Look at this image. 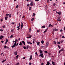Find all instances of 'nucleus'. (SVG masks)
I'll use <instances>...</instances> for the list:
<instances>
[{
  "mask_svg": "<svg viewBox=\"0 0 65 65\" xmlns=\"http://www.w3.org/2000/svg\"><path fill=\"white\" fill-rule=\"evenodd\" d=\"M35 15H36L34 13H33V14H32V16H33V17H34V16H35Z\"/></svg>",
  "mask_w": 65,
  "mask_h": 65,
  "instance_id": "393cba45",
  "label": "nucleus"
},
{
  "mask_svg": "<svg viewBox=\"0 0 65 65\" xmlns=\"http://www.w3.org/2000/svg\"><path fill=\"white\" fill-rule=\"evenodd\" d=\"M4 42V41H1V42H2V43H3Z\"/></svg>",
  "mask_w": 65,
  "mask_h": 65,
  "instance_id": "58836bf2",
  "label": "nucleus"
},
{
  "mask_svg": "<svg viewBox=\"0 0 65 65\" xmlns=\"http://www.w3.org/2000/svg\"><path fill=\"white\" fill-rule=\"evenodd\" d=\"M15 46L13 45V46H12L11 47H12V48H13V47H15Z\"/></svg>",
  "mask_w": 65,
  "mask_h": 65,
  "instance_id": "4be33fe9",
  "label": "nucleus"
},
{
  "mask_svg": "<svg viewBox=\"0 0 65 65\" xmlns=\"http://www.w3.org/2000/svg\"><path fill=\"white\" fill-rule=\"evenodd\" d=\"M61 51H63V52H64V49L63 48H62L59 51L58 53L59 54H60V53Z\"/></svg>",
  "mask_w": 65,
  "mask_h": 65,
  "instance_id": "f03ea898",
  "label": "nucleus"
},
{
  "mask_svg": "<svg viewBox=\"0 0 65 65\" xmlns=\"http://www.w3.org/2000/svg\"><path fill=\"white\" fill-rule=\"evenodd\" d=\"M41 47H44V46H41Z\"/></svg>",
  "mask_w": 65,
  "mask_h": 65,
  "instance_id": "69168bd1",
  "label": "nucleus"
},
{
  "mask_svg": "<svg viewBox=\"0 0 65 65\" xmlns=\"http://www.w3.org/2000/svg\"><path fill=\"white\" fill-rule=\"evenodd\" d=\"M39 1V0H35V1Z\"/></svg>",
  "mask_w": 65,
  "mask_h": 65,
  "instance_id": "0e129e2a",
  "label": "nucleus"
},
{
  "mask_svg": "<svg viewBox=\"0 0 65 65\" xmlns=\"http://www.w3.org/2000/svg\"><path fill=\"white\" fill-rule=\"evenodd\" d=\"M18 44H19V43H17V44H16V46H17V45H18Z\"/></svg>",
  "mask_w": 65,
  "mask_h": 65,
  "instance_id": "603ef678",
  "label": "nucleus"
},
{
  "mask_svg": "<svg viewBox=\"0 0 65 65\" xmlns=\"http://www.w3.org/2000/svg\"><path fill=\"white\" fill-rule=\"evenodd\" d=\"M4 37L2 36H1L0 37V39H1L2 38H3Z\"/></svg>",
  "mask_w": 65,
  "mask_h": 65,
  "instance_id": "423d86ee",
  "label": "nucleus"
},
{
  "mask_svg": "<svg viewBox=\"0 0 65 65\" xmlns=\"http://www.w3.org/2000/svg\"><path fill=\"white\" fill-rule=\"evenodd\" d=\"M37 45H39L40 43V42H37Z\"/></svg>",
  "mask_w": 65,
  "mask_h": 65,
  "instance_id": "b1692460",
  "label": "nucleus"
},
{
  "mask_svg": "<svg viewBox=\"0 0 65 65\" xmlns=\"http://www.w3.org/2000/svg\"><path fill=\"white\" fill-rule=\"evenodd\" d=\"M44 64V63L43 62H42L41 63V65H43V64Z\"/></svg>",
  "mask_w": 65,
  "mask_h": 65,
  "instance_id": "37998d69",
  "label": "nucleus"
},
{
  "mask_svg": "<svg viewBox=\"0 0 65 65\" xmlns=\"http://www.w3.org/2000/svg\"><path fill=\"white\" fill-rule=\"evenodd\" d=\"M34 20V18H32V19H31V21H33Z\"/></svg>",
  "mask_w": 65,
  "mask_h": 65,
  "instance_id": "cd10ccee",
  "label": "nucleus"
},
{
  "mask_svg": "<svg viewBox=\"0 0 65 65\" xmlns=\"http://www.w3.org/2000/svg\"><path fill=\"white\" fill-rule=\"evenodd\" d=\"M37 32L39 33V30H37Z\"/></svg>",
  "mask_w": 65,
  "mask_h": 65,
  "instance_id": "de8ad7c7",
  "label": "nucleus"
},
{
  "mask_svg": "<svg viewBox=\"0 0 65 65\" xmlns=\"http://www.w3.org/2000/svg\"><path fill=\"white\" fill-rule=\"evenodd\" d=\"M22 43L23 44H24V45H25V42H24V41H22Z\"/></svg>",
  "mask_w": 65,
  "mask_h": 65,
  "instance_id": "9d476101",
  "label": "nucleus"
},
{
  "mask_svg": "<svg viewBox=\"0 0 65 65\" xmlns=\"http://www.w3.org/2000/svg\"><path fill=\"white\" fill-rule=\"evenodd\" d=\"M18 7H19V6H18V5H17L16 6V8H18Z\"/></svg>",
  "mask_w": 65,
  "mask_h": 65,
  "instance_id": "79ce46f5",
  "label": "nucleus"
},
{
  "mask_svg": "<svg viewBox=\"0 0 65 65\" xmlns=\"http://www.w3.org/2000/svg\"><path fill=\"white\" fill-rule=\"evenodd\" d=\"M40 56H41V57L42 58H44V57H43V54H41Z\"/></svg>",
  "mask_w": 65,
  "mask_h": 65,
  "instance_id": "7ed1b4c3",
  "label": "nucleus"
},
{
  "mask_svg": "<svg viewBox=\"0 0 65 65\" xmlns=\"http://www.w3.org/2000/svg\"><path fill=\"white\" fill-rule=\"evenodd\" d=\"M21 27H23V23L21 22Z\"/></svg>",
  "mask_w": 65,
  "mask_h": 65,
  "instance_id": "ddd939ff",
  "label": "nucleus"
},
{
  "mask_svg": "<svg viewBox=\"0 0 65 65\" xmlns=\"http://www.w3.org/2000/svg\"><path fill=\"white\" fill-rule=\"evenodd\" d=\"M39 51H40L39 52L40 53H42V51L41 50H39Z\"/></svg>",
  "mask_w": 65,
  "mask_h": 65,
  "instance_id": "0eeeda50",
  "label": "nucleus"
},
{
  "mask_svg": "<svg viewBox=\"0 0 65 65\" xmlns=\"http://www.w3.org/2000/svg\"><path fill=\"white\" fill-rule=\"evenodd\" d=\"M30 4H28L27 6H29V5Z\"/></svg>",
  "mask_w": 65,
  "mask_h": 65,
  "instance_id": "6e6d98bb",
  "label": "nucleus"
},
{
  "mask_svg": "<svg viewBox=\"0 0 65 65\" xmlns=\"http://www.w3.org/2000/svg\"><path fill=\"white\" fill-rule=\"evenodd\" d=\"M9 15V17L10 18V17H11V13Z\"/></svg>",
  "mask_w": 65,
  "mask_h": 65,
  "instance_id": "e433bc0d",
  "label": "nucleus"
},
{
  "mask_svg": "<svg viewBox=\"0 0 65 65\" xmlns=\"http://www.w3.org/2000/svg\"><path fill=\"white\" fill-rule=\"evenodd\" d=\"M26 59V57H24L23 58V59Z\"/></svg>",
  "mask_w": 65,
  "mask_h": 65,
  "instance_id": "8fccbe9b",
  "label": "nucleus"
},
{
  "mask_svg": "<svg viewBox=\"0 0 65 65\" xmlns=\"http://www.w3.org/2000/svg\"><path fill=\"white\" fill-rule=\"evenodd\" d=\"M14 45H15H15H17V43H15L14 44Z\"/></svg>",
  "mask_w": 65,
  "mask_h": 65,
  "instance_id": "c9c22d12",
  "label": "nucleus"
},
{
  "mask_svg": "<svg viewBox=\"0 0 65 65\" xmlns=\"http://www.w3.org/2000/svg\"><path fill=\"white\" fill-rule=\"evenodd\" d=\"M20 26H18L17 27V28H18L17 30L18 31H19L20 30Z\"/></svg>",
  "mask_w": 65,
  "mask_h": 65,
  "instance_id": "20e7f679",
  "label": "nucleus"
},
{
  "mask_svg": "<svg viewBox=\"0 0 65 65\" xmlns=\"http://www.w3.org/2000/svg\"><path fill=\"white\" fill-rule=\"evenodd\" d=\"M3 28H5V25H4L3 26Z\"/></svg>",
  "mask_w": 65,
  "mask_h": 65,
  "instance_id": "f704fd0d",
  "label": "nucleus"
},
{
  "mask_svg": "<svg viewBox=\"0 0 65 65\" xmlns=\"http://www.w3.org/2000/svg\"><path fill=\"white\" fill-rule=\"evenodd\" d=\"M56 12V13H58L59 15H61V12H58L57 11Z\"/></svg>",
  "mask_w": 65,
  "mask_h": 65,
  "instance_id": "f8f14e48",
  "label": "nucleus"
},
{
  "mask_svg": "<svg viewBox=\"0 0 65 65\" xmlns=\"http://www.w3.org/2000/svg\"><path fill=\"white\" fill-rule=\"evenodd\" d=\"M52 64L53 65H54L55 64V63L54 62H53V61H52Z\"/></svg>",
  "mask_w": 65,
  "mask_h": 65,
  "instance_id": "4468645a",
  "label": "nucleus"
},
{
  "mask_svg": "<svg viewBox=\"0 0 65 65\" xmlns=\"http://www.w3.org/2000/svg\"><path fill=\"white\" fill-rule=\"evenodd\" d=\"M16 59L18 58V57H19V55H17V56H16Z\"/></svg>",
  "mask_w": 65,
  "mask_h": 65,
  "instance_id": "c756f323",
  "label": "nucleus"
},
{
  "mask_svg": "<svg viewBox=\"0 0 65 65\" xmlns=\"http://www.w3.org/2000/svg\"><path fill=\"white\" fill-rule=\"evenodd\" d=\"M54 44H56V43H57V42H56L55 41H54Z\"/></svg>",
  "mask_w": 65,
  "mask_h": 65,
  "instance_id": "a18cd8bd",
  "label": "nucleus"
},
{
  "mask_svg": "<svg viewBox=\"0 0 65 65\" xmlns=\"http://www.w3.org/2000/svg\"><path fill=\"white\" fill-rule=\"evenodd\" d=\"M48 46V43L47 42L46 44V47H47Z\"/></svg>",
  "mask_w": 65,
  "mask_h": 65,
  "instance_id": "39448f33",
  "label": "nucleus"
},
{
  "mask_svg": "<svg viewBox=\"0 0 65 65\" xmlns=\"http://www.w3.org/2000/svg\"><path fill=\"white\" fill-rule=\"evenodd\" d=\"M29 10H31V8L30 7L29 8Z\"/></svg>",
  "mask_w": 65,
  "mask_h": 65,
  "instance_id": "72a5a7b5",
  "label": "nucleus"
},
{
  "mask_svg": "<svg viewBox=\"0 0 65 65\" xmlns=\"http://www.w3.org/2000/svg\"><path fill=\"white\" fill-rule=\"evenodd\" d=\"M29 65H31V62H29Z\"/></svg>",
  "mask_w": 65,
  "mask_h": 65,
  "instance_id": "680f3d73",
  "label": "nucleus"
},
{
  "mask_svg": "<svg viewBox=\"0 0 65 65\" xmlns=\"http://www.w3.org/2000/svg\"><path fill=\"white\" fill-rule=\"evenodd\" d=\"M44 52H45V53H47V51H45Z\"/></svg>",
  "mask_w": 65,
  "mask_h": 65,
  "instance_id": "49530a36",
  "label": "nucleus"
},
{
  "mask_svg": "<svg viewBox=\"0 0 65 65\" xmlns=\"http://www.w3.org/2000/svg\"><path fill=\"white\" fill-rule=\"evenodd\" d=\"M14 54L15 55H17V54H18V53H17V52H14Z\"/></svg>",
  "mask_w": 65,
  "mask_h": 65,
  "instance_id": "6ab92c4d",
  "label": "nucleus"
},
{
  "mask_svg": "<svg viewBox=\"0 0 65 65\" xmlns=\"http://www.w3.org/2000/svg\"><path fill=\"white\" fill-rule=\"evenodd\" d=\"M29 46H28V45H27V46H26V49H27V50H28V48H29Z\"/></svg>",
  "mask_w": 65,
  "mask_h": 65,
  "instance_id": "2eb2a0df",
  "label": "nucleus"
},
{
  "mask_svg": "<svg viewBox=\"0 0 65 65\" xmlns=\"http://www.w3.org/2000/svg\"><path fill=\"white\" fill-rule=\"evenodd\" d=\"M50 62H47V64L46 65H50Z\"/></svg>",
  "mask_w": 65,
  "mask_h": 65,
  "instance_id": "1a4fd4ad",
  "label": "nucleus"
},
{
  "mask_svg": "<svg viewBox=\"0 0 65 65\" xmlns=\"http://www.w3.org/2000/svg\"><path fill=\"white\" fill-rule=\"evenodd\" d=\"M57 21H59V22H60V21H61V19H57Z\"/></svg>",
  "mask_w": 65,
  "mask_h": 65,
  "instance_id": "a878e982",
  "label": "nucleus"
},
{
  "mask_svg": "<svg viewBox=\"0 0 65 65\" xmlns=\"http://www.w3.org/2000/svg\"><path fill=\"white\" fill-rule=\"evenodd\" d=\"M45 26L44 25L42 26V28H45Z\"/></svg>",
  "mask_w": 65,
  "mask_h": 65,
  "instance_id": "412c9836",
  "label": "nucleus"
},
{
  "mask_svg": "<svg viewBox=\"0 0 65 65\" xmlns=\"http://www.w3.org/2000/svg\"><path fill=\"white\" fill-rule=\"evenodd\" d=\"M31 28H30L29 29V32H31Z\"/></svg>",
  "mask_w": 65,
  "mask_h": 65,
  "instance_id": "473e14b6",
  "label": "nucleus"
},
{
  "mask_svg": "<svg viewBox=\"0 0 65 65\" xmlns=\"http://www.w3.org/2000/svg\"><path fill=\"white\" fill-rule=\"evenodd\" d=\"M60 32H62V31H63V30H62V29H61L60 30Z\"/></svg>",
  "mask_w": 65,
  "mask_h": 65,
  "instance_id": "bf43d9fd",
  "label": "nucleus"
},
{
  "mask_svg": "<svg viewBox=\"0 0 65 65\" xmlns=\"http://www.w3.org/2000/svg\"><path fill=\"white\" fill-rule=\"evenodd\" d=\"M24 17H25V16H23L22 17V19H23V18H24Z\"/></svg>",
  "mask_w": 65,
  "mask_h": 65,
  "instance_id": "052dcab7",
  "label": "nucleus"
},
{
  "mask_svg": "<svg viewBox=\"0 0 65 65\" xmlns=\"http://www.w3.org/2000/svg\"><path fill=\"white\" fill-rule=\"evenodd\" d=\"M57 43H58V44H60V43L59 42H58Z\"/></svg>",
  "mask_w": 65,
  "mask_h": 65,
  "instance_id": "e2e57ef3",
  "label": "nucleus"
},
{
  "mask_svg": "<svg viewBox=\"0 0 65 65\" xmlns=\"http://www.w3.org/2000/svg\"><path fill=\"white\" fill-rule=\"evenodd\" d=\"M27 38H30V37H27Z\"/></svg>",
  "mask_w": 65,
  "mask_h": 65,
  "instance_id": "774afa93",
  "label": "nucleus"
},
{
  "mask_svg": "<svg viewBox=\"0 0 65 65\" xmlns=\"http://www.w3.org/2000/svg\"><path fill=\"white\" fill-rule=\"evenodd\" d=\"M8 41V40L7 39H6V41L7 42Z\"/></svg>",
  "mask_w": 65,
  "mask_h": 65,
  "instance_id": "ea45409f",
  "label": "nucleus"
},
{
  "mask_svg": "<svg viewBox=\"0 0 65 65\" xmlns=\"http://www.w3.org/2000/svg\"><path fill=\"white\" fill-rule=\"evenodd\" d=\"M4 48H6V47H7V46H4Z\"/></svg>",
  "mask_w": 65,
  "mask_h": 65,
  "instance_id": "7c9ffc66",
  "label": "nucleus"
},
{
  "mask_svg": "<svg viewBox=\"0 0 65 65\" xmlns=\"http://www.w3.org/2000/svg\"><path fill=\"white\" fill-rule=\"evenodd\" d=\"M41 43H42V44H43L44 43V41L43 40H42L41 41Z\"/></svg>",
  "mask_w": 65,
  "mask_h": 65,
  "instance_id": "bb28decb",
  "label": "nucleus"
},
{
  "mask_svg": "<svg viewBox=\"0 0 65 65\" xmlns=\"http://www.w3.org/2000/svg\"><path fill=\"white\" fill-rule=\"evenodd\" d=\"M9 14H6V17H7L8 18V15H9Z\"/></svg>",
  "mask_w": 65,
  "mask_h": 65,
  "instance_id": "f3484780",
  "label": "nucleus"
},
{
  "mask_svg": "<svg viewBox=\"0 0 65 65\" xmlns=\"http://www.w3.org/2000/svg\"><path fill=\"white\" fill-rule=\"evenodd\" d=\"M33 2H32L31 3H30V5L31 6H33Z\"/></svg>",
  "mask_w": 65,
  "mask_h": 65,
  "instance_id": "dca6fc26",
  "label": "nucleus"
},
{
  "mask_svg": "<svg viewBox=\"0 0 65 65\" xmlns=\"http://www.w3.org/2000/svg\"><path fill=\"white\" fill-rule=\"evenodd\" d=\"M0 30L1 31H3V30L2 29H1Z\"/></svg>",
  "mask_w": 65,
  "mask_h": 65,
  "instance_id": "338daca9",
  "label": "nucleus"
},
{
  "mask_svg": "<svg viewBox=\"0 0 65 65\" xmlns=\"http://www.w3.org/2000/svg\"><path fill=\"white\" fill-rule=\"evenodd\" d=\"M58 30L57 29H56V28H54V29L53 30V33H54V31H58Z\"/></svg>",
  "mask_w": 65,
  "mask_h": 65,
  "instance_id": "f257e3e1",
  "label": "nucleus"
},
{
  "mask_svg": "<svg viewBox=\"0 0 65 65\" xmlns=\"http://www.w3.org/2000/svg\"><path fill=\"white\" fill-rule=\"evenodd\" d=\"M47 2L48 3L49 2V0H47Z\"/></svg>",
  "mask_w": 65,
  "mask_h": 65,
  "instance_id": "5fc2aeb1",
  "label": "nucleus"
},
{
  "mask_svg": "<svg viewBox=\"0 0 65 65\" xmlns=\"http://www.w3.org/2000/svg\"><path fill=\"white\" fill-rule=\"evenodd\" d=\"M51 27H52L53 26V25H51V24H49V26L48 27H51Z\"/></svg>",
  "mask_w": 65,
  "mask_h": 65,
  "instance_id": "aec40b11",
  "label": "nucleus"
},
{
  "mask_svg": "<svg viewBox=\"0 0 65 65\" xmlns=\"http://www.w3.org/2000/svg\"><path fill=\"white\" fill-rule=\"evenodd\" d=\"M20 45H22V42H20V44H19Z\"/></svg>",
  "mask_w": 65,
  "mask_h": 65,
  "instance_id": "a211bd4d",
  "label": "nucleus"
},
{
  "mask_svg": "<svg viewBox=\"0 0 65 65\" xmlns=\"http://www.w3.org/2000/svg\"><path fill=\"white\" fill-rule=\"evenodd\" d=\"M8 18V17H6L5 18V20H7Z\"/></svg>",
  "mask_w": 65,
  "mask_h": 65,
  "instance_id": "2f4dec72",
  "label": "nucleus"
},
{
  "mask_svg": "<svg viewBox=\"0 0 65 65\" xmlns=\"http://www.w3.org/2000/svg\"><path fill=\"white\" fill-rule=\"evenodd\" d=\"M58 47L59 49H60L61 48V47L60 46V45H58Z\"/></svg>",
  "mask_w": 65,
  "mask_h": 65,
  "instance_id": "5701e85b",
  "label": "nucleus"
},
{
  "mask_svg": "<svg viewBox=\"0 0 65 65\" xmlns=\"http://www.w3.org/2000/svg\"><path fill=\"white\" fill-rule=\"evenodd\" d=\"M47 29H48V28H47V29H46L45 30V31L43 33H45V32H46V31H47Z\"/></svg>",
  "mask_w": 65,
  "mask_h": 65,
  "instance_id": "6e6552de",
  "label": "nucleus"
},
{
  "mask_svg": "<svg viewBox=\"0 0 65 65\" xmlns=\"http://www.w3.org/2000/svg\"><path fill=\"white\" fill-rule=\"evenodd\" d=\"M35 41V40H34H34L33 41V43H34V44L35 43V42H34Z\"/></svg>",
  "mask_w": 65,
  "mask_h": 65,
  "instance_id": "a19ab883",
  "label": "nucleus"
},
{
  "mask_svg": "<svg viewBox=\"0 0 65 65\" xmlns=\"http://www.w3.org/2000/svg\"><path fill=\"white\" fill-rule=\"evenodd\" d=\"M27 43L28 44H32V43L30 42L29 41V42L28 41H27Z\"/></svg>",
  "mask_w": 65,
  "mask_h": 65,
  "instance_id": "9b49d317",
  "label": "nucleus"
},
{
  "mask_svg": "<svg viewBox=\"0 0 65 65\" xmlns=\"http://www.w3.org/2000/svg\"><path fill=\"white\" fill-rule=\"evenodd\" d=\"M53 6H55L56 5V4L54 3V4H53Z\"/></svg>",
  "mask_w": 65,
  "mask_h": 65,
  "instance_id": "09e8293b",
  "label": "nucleus"
},
{
  "mask_svg": "<svg viewBox=\"0 0 65 65\" xmlns=\"http://www.w3.org/2000/svg\"><path fill=\"white\" fill-rule=\"evenodd\" d=\"M19 26H19V27H20V23H19Z\"/></svg>",
  "mask_w": 65,
  "mask_h": 65,
  "instance_id": "3c124183",
  "label": "nucleus"
},
{
  "mask_svg": "<svg viewBox=\"0 0 65 65\" xmlns=\"http://www.w3.org/2000/svg\"><path fill=\"white\" fill-rule=\"evenodd\" d=\"M23 48L24 49H25V50H26V47L25 46H24L23 47Z\"/></svg>",
  "mask_w": 65,
  "mask_h": 65,
  "instance_id": "4c0bfd02",
  "label": "nucleus"
},
{
  "mask_svg": "<svg viewBox=\"0 0 65 65\" xmlns=\"http://www.w3.org/2000/svg\"><path fill=\"white\" fill-rule=\"evenodd\" d=\"M62 38H65V37H64V36H63L62 37Z\"/></svg>",
  "mask_w": 65,
  "mask_h": 65,
  "instance_id": "4d7b16f0",
  "label": "nucleus"
},
{
  "mask_svg": "<svg viewBox=\"0 0 65 65\" xmlns=\"http://www.w3.org/2000/svg\"><path fill=\"white\" fill-rule=\"evenodd\" d=\"M11 24H13V25H14V22L13 23H12Z\"/></svg>",
  "mask_w": 65,
  "mask_h": 65,
  "instance_id": "864d4df0",
  "label": "nucleus"
},
{
  "mask_svg": "<svg viewBox=\"0 0 65 65\" xmlns=\"http://www.w3.org/2000/svg\"><path fill=\"white\" fill-rule=\"evenodd\" d=\"M12 37H13V36L12 35H11V36H10V38H12Z\"/></svg>",
  "mask_w": 65,
  "mask_h": 65,
  "instance_id": "c03bdc74",
  "label": "nucleus"
},
{
  "mask_svg": "<svg viewBox=\"0 0 65 65\" xmlns=\"http://www.w3.org/2000/svg\"><path fill=\"white\" fill-rule=\"evenodd\" d=\"M31 37H32V36H31L30 35L29 37H30V38H31Z\"/></svg>",
  "mask_w": 65,
  "mask_h": 65,
  "instance_id": "13d9d810",
  "label": "nucleus"
},
{
  "mask_svg": "<svg viewBox=\"0 0 65 65\" xmlns=\"http://www.w3.org/2000/svg\"><path fill=\"white\" fill-rule=\"evenodd\" d=\"M45 8H46V9H47V6L46 5V6H45Z\"/></svg>",
  "mask_w": 65,
  "mask_h": 65,
  "instance_id": "c85d7f7f",
  "label": "nucleus"
}]
</instances>
